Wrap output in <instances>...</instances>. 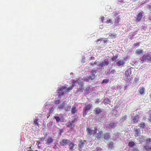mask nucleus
I'll use <instances>...</instances> for the list:
<instances>
[{
  "label": "nucleus",
  "instance_id": "4468645a",
  "mask_svg": "<svg viewBox=\"0 0 151 151\" xmlns=\"http://www.w3.org/2000/svg\"><path fill=\"white\" fill-rule=\"evenodd\" d=\"M125 63V62L124 61V60H121L116 61L115 65L118 67H122Z\"/></svg>",
  "mask_w": 151,
  "mask_h": 151
},
{
  "label": "nucleus",
  "instance_id": "b1692460",
  "mask_svg": "<svg viewBox=\"0 0 151 151\" xmlns=\"http://www.w3.org/2000/svg\"><path fill=\"white\" fill-rule=\"evenodd\" d=\"M119 12L118 11H116L113 12L112 14V16L115 17H118L119 16Z\"/></svg>",
  "mask_w": 151,
  "mask_h": 151
},
{
  "label": "nucleus",
  "instance_id": "5fc2aeb1",
  "mask_svg": "<svg viewBox=\"0 0 151 151\" xmlns=\"http://www.w3.org/2000/svg\"><path fill=\"white\" fill-rule=\"evenodd\" d=\"M112 22L111 20V19H109V20H107L106 21V23L107 24H109V23H111Z\"/></svg>",
  "mask_w": 151,
  "mask_h": 151
},
{
  "label": "nucleus",
  "instance_id": "5701e85b",
  "mask_svg": "<svg viewBox=\"0 0 151 151\" xmlns=\"http://www.w3.org/2000/svg\"><path fill=\"white\" fill-rule=\"evenodd\" d=\"M143 149L146 151H150L151 150V146L148 145H145Z\"/></svg>",
  "mask_w": 151,
  "mask_h": 151
},
{
  "label": "nucleus",
  "instance_id": "1a4fd4ad",
  "mask_svg": "<svg viewBox=\"0 0 151 151\" xmlns=\"http://www.w3.org/2000/svg\"><path fill=\"white\" fill-rule=\"evenodd\" d=\"M117 124V122H111L107 124L106 127L107 128L110 129H114L116 127Z\"/></svg>",
  "mask_w": 151,
  "mask_h": 151
},
{
  "label": "nucleus",
  "instance_id": "6e6d98bb",
  "mask_svg": "<svg viewBox=\"0 0 151 151\" xmlns=\"http://www.w3.org/2000/svg\"><path fill=\"white\" fill-rule=\"evenodd\" d=\"M124 0H118V4H120L119 2H123Z\"/></svg>",
  "mask_w": 151,
  "mask_h": 151
},
{
  "label": "nucleus",
  "instance_id": "c756f323",
  "mask_svg": "<svg viewBox=\"0 0 151 151\" xmlns=\"http://www.w3.org/2000/svg\"><path fill=\"white\" fill-rule=\"evenodd\" d=\"M103 102L104 103H105L107 104H109L111 102L110 100L108 98H105L103 101Z\"/></svg>",
  "mask_w": 151,
  "mask_h": 151
},
{
  "label": "nucleus",
  "instance_id": "7c9ffc66",
  "mask_svg": "<svg viewBox=\"0 0 151 151\" xmlns=\"http://www.w3.org/2000/svg\"><path fill=\"white\" fill-rule=\"evenodd\" d=\"M145 89L143 87H141L139 89V93L140 94H142L143 93Z\"/></svg>",
  "mask_w": 151,
  "mask_h": 151
},
{
  "label": "nucleus",
  "instance_id": "a878e982",
  "mask_svg": "<svg viewBox=\"0 0 151 151\" xmlns=\"http://www.w3.org/2000/svg\"><path fill=\"white\" fill-rule=\"evenodd\" d=\"M110 137V136L109 133H105L104 135V137L106 139H109Z\"/></svg>",
  "mask_w": 151,
  "mask_h": 151
},
{
  "label": "nucleus",
  "instance_id": "58836bf2",
  "mask_svg": "<svg viewBox=\"0 0 151 151\" xmlns=\"http://www.w3.org/2000/svg\"><path fill=\"white\" fill-rule=\"evenodd\" d=\"M140 60L142 61V63H143L145 61H146V59L145 57V55H143V56L142 58H140Z\"/></svg>",
  "mask_w": 151,
  "mask_h": 151
},
{
  "label": "nucleus",
  "instance_id": "a211bd4d",
  "mask_svg": "<svg viewBox=\"0 0 151 151\" xmlns=\"http://www.w3.org/2000/svg\"><path fill=\"white\" fill-rule=\"evenodd\" d=\"M64 89L63 88H60L58 90V93L59 94L60 98H61V97L64 95L65 91Z\"/></svg>",
  "mask_w": 151,
  "mask_h": 151
},
{
  "label": "nucleus",
  "instance_id": "13d9d810",
  "mask_svg": "<svg viewBox=\"0 0 151 151\" xmlns=\"http://www.w3.org/2000/svg\"><path fill=\"white\" fill-rule=\"evenodd\" d=\"M113 114L115 115H116L117 114V111H114L113 113Z\"/></svg>",
  "mask_w": 151,
  "mask_h": 151
},
{
  "label": "nucleus",
  "instance_id": "8fccbe9b",
  "mask_svg": "<svg viewBox=\"0 0 151 151\" xmlns=\"http://www.w3.org/2000/svg\"><path fill=\"white\" fill-rule=\"evenodd\" d=\"M55 118L56 119V120L57 122H59L60 120V119L59 117L58 116L55 117Z\"/></svg>",
  "mask_w": 151,
  "mask_h": 151
},
{
  "label": "nucleus",
  "instance_id": "39448f33",
  "mask_svg": "<svg viewBox=\"0 0 151 151\" xmlns=\"http://www.w3.org/2000/svg\"><path fill=\"white\" fill-rule=\"evenodd\" d=\"M72 121H69L68 123L67 126L71 128H73L75 126V123L78 120L77 117H72Z\"/></svg>",
  "mask_w": 151,
  "mask_h": 151
},
{
  "label": "nucleus",
  "instance_id": "de8ad7c7",
  "mask_svg": "<svg viewBox=\"0 0 151 151\" xmlns=\"http://www.w3.org/2000/svg\"><path fill=\"white\" fill-rule=\"evenodd\" d=\"M116 34H111L110 35V37L111 38H115L116 37Z\"/></svg>",
  "mask_w": 151,
  "mask_h": 151
},
{
  "label": "nucleus",
  "instance_id": "aec40b11",
  "mask_svg": "<svg viewBox=\"0 0 151 151\" xmlns=\"http://www.w3.org/2000/svg\"><path fill=\"white\" fill-rule=\"evenodd\" d=\"M53 139L51 137H49L46 139L47 143L48 145H49L53 142Z\"/></svg>",
  "mask_w": 151,
  "mask_h": 151
},
{
  "label": "nucleus",
  "instance_id": "4c0bfd02",
  "mask_svg": "<svg viewBox=\"0 0 151 151\" xmlns=\"http://www.w3.org/2000/svg\"><path fill=\"white\" fill-rule=\"evenodd\" d=\"M38 119H36L34 121V122L33 123V124L35 125H37V126H38L39 124L38 123Z\"/></svg>",
  "mask_w": 151,
  "mask_h": 151
},
{
  "label": "nucleus",
  "instance_id": "6ab92c4d",
  "mask_svg": "<svg viewBox=\"0 0 151 151\" xmlns=\"http://www.w3.org/2000/svg\"><path fill=\"white\" fill-rule=\"evenodd\" d=\"M102 63L104 66H107L110 63L109 59L108 58L104 60Z\"/></svg>",
  "mask_w": 151,
  "mask_h": 151
},
{
  "label": "nucleus",
  "instance_id": "72a5a7b5",
  "mask_svg": "<svg viewBox=\"0 0 151 151\" xmlns=\"http://www.w3.org/2000/svg\"><path fill=\"white\" fill-rule=\"evenodd\" d=\"M135 145V143L134 142H130L128 143V145L130 147H133Z\"/></svg>",
  "mask_w": 151,
  "mask_h": 151
},
{
  "label": "nucleus",
  "instance_id": "f8f14e48",
  "mask_svg": "<svg viewBox=\"0 0 151 151\" xmlns=\"http://www.w3.org/2000/svg\"><path fill=\"white\" fill-rule=\"evenodd\" d=\"M103 110H104L102 109H101L99 108H97L94 110V113L96 115L99 114L102 115V114L103 113V112H104Z\"/></svg>",
  "mask_w": 151,
  "mask_h": 151
},
{
  "label": "nucleus",
  "instance_id": "9d476101",
  "mask_svg": "<svg viewBox=\"0 0 151 151\" xmlns=\"http://www.w3.org/2000/svg\"><path fill=\"white\" fill-rule=\"evenodd\" d=\"M107 42V40H104L103 38H101L98 40L97 41V43L98 44H100L99 46L102 47L104 46V44H105Z\"/></svg>",
  "mask_w": 151,
  "mask_h": 151
},
{
  "label": "nucleus",
  "instance_id": "79ce46f5",
  "mask_svg": "<svg viewBox=\"0 0 151 151\" xmlns=\"http://www.w3.org/2000/svg\"><path fill=\"white\" fill-rule=\"evenodd\" d=\"M120 18L118 17H117L115 19V22L117 24L120 21Z\"/></svg>",
  "mask_w": 151,
  "mask_h": 151
},
{
  "label": "nucleus",
  "instance_id": "774afa93",
  "mask_svg": "<svg viewBox=\"0 0 151 151\" xmlns=\"http://www.w3.org/2000/svg\"><path fill=\"white\" fill-rule=\"evenodd\" d=\"M149 120L150 121H151V116H150V119H149Z\"/></svg>",
  "mask_w": 151,
  "mask_h": 151
},
{
  "label": "nucleus",
  "instance_id": "a19ab883",
  "mask_svg": "<svg viewBox=\"0 0 151 151\" xmlns=\"http://www.w3.org/2000/svg\"><path fill=\"white\" fill-rule=\"evenodd\" d=\"M118 58L117 55L113 56L112 58V60L113 61H116V59Z\"/></svg>",
  "mask_w": 151,
  "mask_h": 151
},
{
  "label": "nucleus",
  "instance_id": "0eeeda50",
  "mask_svg": "<svg viewBox=\"0 0 151 151\" xmlns=\"http://www.w3.org/2000/svg\"><path fill=\"white\" fill-rule=\"evenodd\" d=\"M67 145H68V148L70 151H73L75 149L74 144L72 142H71L69 140L67 139Z\"/></svg>",
  "mask_w": 151,
  "mask_h": 151
},
{
  "label": "nucleus",
  "instance_id": "69168bd1",
  "mask_svg": "<svg viewBox=\"0 0 151 151\" xmlns=\"http://www.w3.org/2000/svg\"><path fill=\"white\" fill-rule=\"evenodd\" d=\"M137 0H132L133 2H135L137 1Z\"/></svg>",
  "mask_w": 151,
  "mask_h": 151
},
{
  "label": "nucleus",
  "instance_id": "bf43d9fd",
  "mask_svg": "<svg viewBox=\"0 0 151 151\" xmlns=\"http://www.w3.org/2000/svg\"><path fill=\"white\" fill-rule=\"evenodd\" d=\"M97 151H101L102 150L100 147H98L97 149Z\"/></svg>",
  "mask_w": 151,
  "mask_h": 151
},
{
  "label": "nucleus",
  "instance_id": "bb28decb",
  "mask_svg": "<svg viewBox=\"0 0 151 151\" xmlns=\"http://www.w3.org/2000/svg\"><path fill=\"white\" fill-rule=\"evenodd\" d=\"M146 124L144 122H142L139 124L138 125V126L140 127V128H145L146 127Z\"/></svg>",
  "mask_w": 151,
  "mask_h": 151
},
{
  "label": "nucleus",
  "instance_id": "473e14b6",
  "mask_svg": "<svg viewBox=\"0 0 151 151\" xmlns=\"http://www.w3.org/2000/svg\"><path fill=\"white\" fill-rule=\"evenodd\" d=\"M136 52L137 54H141L143 53V51L142 50L138 49L136 50Z\"/></svg>",
  "mask_w": 151,
  "mask_h": 151
},
{
  "label": "nucleus",
  "instance_id": "4d7b16f0",
  "mask_svg": "<svg viewBox=\"0 0 151 151\" xmlns=\"http://www.w3.org/2000/svg\"><path fill=\"white\" fill-rule=\"evenodd\" d=\"M139 45V43H135L134 44V47H136V46H138Z\"/></svg>",
  "mask_w": 151,
  "mask_h": 151
},
{
  "label": "nucleus",
  "instance_id": "e433bc0d",
  "mask_svg": "<svg viewBox=\"0 0 151 151\" xmlns=\"http://www.w3.org/2000/svg\"><path fill=\"white\" fill-rule=\"evenodd\" d=\"M127 116L125 115L124 116H123L122 117V118L120 119V121L121 122H124L125 120H126L127 118Z\"/></svg>",
  "mask_w": 151,
  "mask_h": 151
},
{
  "label": "nucleus",
  "instance_id": "e2e57ef3",
  "mask_svg": "<svg viewBox=\"0 0 151 151\" xmlns=\"http://www.w3.org/2000/svg\"><path fill=\"white\" fill-rule=\"evenodd\" d=\"M104 17H102L101 18V19L102 20V21L103 22V21L104 20Z\"/></svg>",
  "mask_w": 151,
  "mask_h": 151
},
{
  "label": "nucleus",
  "instance_id": "2eb2a0df",
  "mask_svg": "<svg viewBox=\"0 0 151 151\" xmlns=\"http://www.w3.org/2000/svg\"><path fill=\"white\" fill-rule=\"evenodd\" d=\"M120 136L121 135L118 132L114 134L112 139L114 141L117 139H120Z\"/></svg>",
  "mask_w": 151,
  "mask_h": 151
},
{
  "label": "nucleus",
  "instance_id": "6e6552de",
  "mask_svg": "<svg viewBox=\"0 0 151 151\" xmlns=\"http://www.w3.org/2000/svg\"><path fill=\"white\" fill-rule=\"evenodd\" d=\"M144 15V13L143 11L139 12L137 13V16L135 17L136 21L137 22H139Z\"/></svg>",
  "mask_w": 151,
  "mask_h": 151
},
{
  "label": "nucleus",
  "instance_id": "cd10ccee",
  "mask_svg": "<svg viewBox=\"0 0 151 151\" xmlns=\"http://www.w3.org/2000/svg\"><path fill=\"white\" fill-rule=\"evenodd\" d=\"M109 81V79H105L103 80L101 83L103 85H105Z\"/></svg>",
  "mask_w": 151,
  "mask_h": 151
},
{
  "label": "nucleus",
  "instance_id": "a18cd8bd",
  "mask_svg": "<svg viewBox=\"0 0 151 151\" xmlns=\"http://www.w3.org/2000/svg\"><path fill=\"white\" fill-rule=\"evenodd\" d=\"M113 145H114V143L113 142H110V143H109V144H108L109 147L111 148H112Z\"/></svg>",
  "mask_w": 151,
  "mask_h": 151
},
{
  "label": "nucleus",
  "instance_id": "423d86ee",
  "mask_svg": "<svg viewBox=\"0 0 151 151\" xmlns=\"http://www.w3.org/2000/svg\"><path fill=\"white\" fill-rule=\"evenodd\" d=\"M97 128L95 127L94 128H88L87 129L86 131L88 134H89L90 135H91L93 134H95L97 132Z\"/></svg>",
  "mask_w": 151,
  "mask_h": 151
},
{
  "label": "nucleus",
  "instance_id": "2f4dec72",
  "mask_svg": "<svg viewBox=\"0 0 151 151\" xmlns=\"http://www.w3.org/2000/svg\"><path fill=\"white\" fill-rule=\"evenodd\" d=\"M145 57L146 61L147 60L151 61V55H145Z\"/></svg>",
  "mask_w": 151,
  "mask_h": 151
},
{
  "label": "nucleus",
  "instance_id": "49530a36",
  "mask_svg": "<svg viewBox=\"0 0 151 151\" xmlns=\"http://www.w3.org/2000/svg\"><path fill=\"white\" fill-rule=\"evenodd\" d=\"M89 87H87L86 88L85 90V91L86 92V94H88L89 93Z\"/></svg>",
  "mask_w": 151,
  "mask_h": 151
},
{
  "label": "nucleus",
  "instance_id": "f03ea898",
  "mask_svg": "<svg viewBox=\"0 0 151 151\" xmlns=\"http://www.w3.org/2000/svg\"><path fill=\"white\" fill-rule=\"evenodd\" d=\"M90 64H91L90 66H92V67H95V68L97 69L96 70H96L97 72L101 71L104 66L102 62L100 63L97 60L93 63L91 62Z\"/></svg>",
  "mask_w": 151,
  "mask_h": 151
},
{
  "label": "nucleus",
  "instance_id": "20e7f679",
  "mask_svg": "<svg viewBox=\"0 0 151 151\" xmlns=\"http://www.w3.org/2000/svg\"><path fill=\"white\" fill-rule=\"evenodd\" d=\"M92 105L91 104H86L85 107L83 109V115L84 116L88 113V111L90 110L92 106Z\"/></svg>",
  "mask_w": 151,
  "mask_h": 151
},
{
  "label": "nucleus",
  "instance_id": "864d4df0",
  "mask_svg": "<svg viewBox=\"0 0 151 151\" xmlns=\"http://www.w3.org/2000/svg\"><path fill=\"white\" fill-rule=\"evenodd\" d=\"M147 8L148 9H149L151 11V5H148Z\"/></svg>",
  "mask_w": 151,
  "mask_h": 151
},
{
  "label": "nucleus",
  "instance_id": "338daca9",
  "mask_svg": "<svg viewBox=\"0 0 151 151\" xmlns=\"http://www.w3.org/2000/svg\"><path fill=\"white\" fill-rule=\"evenodd\" d=\"M117 86H115V87H114V88L115 89V90H116V89L117 88Z\"/></svg>",
  "mask_w": 151,
  "mask_h": 151
},
{
  "label": "nucleus",
  "instance_id": "393cba45",
  "mask_svg": "<svg viewBox=\"0 0 151 151\" xmlns=\"http://www.w3.org/2000/svg\"><path fill=\"white\" fill-rule=\"evenodd\" d=\"M139 120V117L138 116H135L133 117L132 119V121L133 123H135L138 122Z\"/></svg>",
  "mask_w": 151,
  "mask_h": 151
},
{
  "label": "nucleus",
  "instance_id": "ddd939ff",
  "mask_svg": "<svg viewBox=\"0 0 151 151\" xmlns=\"http://www.w3.org/2000/svg\"><path fill=\"white\" fill-rule=\"evenodd\" d=\"M76 80L74 79L72 80V85L69 86L68 88H67V92H69L70 91L72 90L73 88V87L76 85Z\"/></svg>",
  "mask_w": 151,
  "mask_h": 151
},
{
  "label": "nucleus",
  "instance_id": "09e8293b",
  "mask_svg": "<svg viewBox=\"0 0 151 151\" xmlns=\"http://www.w3.org/2000/svg\"><path fill=\"white\" fill-rule=\"evenodd\" d=\"M132 151H139L137 148L136 147H133V148Z\"/></svg>",
  "mask_w": 151,
  "mask_h": 151
},
{
  "label": "nucleus",
  "instance_id": "f3484780",
  "mask_svg": "<svg viewBox=\"0 0 151 151\" xmlns=\"http://www.w3.org/2000/svg\"><path fill=\"white\" fill-rule=\"evenodd\" d=\"M134 136L136 137L139 136L141 134L140 129H137L134 128Z\"/></svg>",
  "mask_w": 151,
  "mask_h": 151
},
{
  "label": "nucleus",
  "instance_id": "c9c22d12",
  "mask_svg": "<svg viewBox=\"0 0 151 151\" xmlns=\"http://www.w3.org/2000/svg\"><path fill=\"white\" fill-rule=\"evenodd\" d=\"M77 111V110L76 109V108L75 106H73L71 110V112L73 114H75L76 111Z\"/></svg>",
  "mask_w": 151,
  "mask_h": 151
},
{
  "label": "nucleus",
  "instance_id": "603ef678",
  "mask_svg": "<svg viewBox=\"0 0 151 151\" xmlns=\"http://www.w3.org/2000/svg\"><path fill=\"white\" fill-rule=\"evenodd\" d=\"M59 103H60V100H55V104H58Z\"/></svg>",
  "mask_w": 151,
  "mask_h": 151
},
{
  "label": "nucleus",
  "instance_id": "f257e3e1",
  "mask_svg": "<svg viewBox=\"0 0 151 151\" xmlns=\"http://www.w3.org/2000/svg\"><path fill=\"white\" fill-rule=\"evenodd\" d=\"M75 80H77L76 81V84L78 83V85L77 86V90L76 91L75 93L80 94L83 91V90L84 89V82L77 78H75Z\"/></svg>",
  "mask_w": 151,
  "mask_h": 151
},
{
  "label": "nucleus",
  "instance_id": "dca6fc26",
  "mask_svg": "<svg viewBox=\"0 0 151 151\" xmlns=\"http://www.w3.org/2000/svg\"><path fill=\"white\" fill-rule=\"evenodd\" d=\"M86 142V141H84L83 140L80 141L78 145L79 150L81 151L82 150V149L84 147L85 144V143L84 142Z\"/></svg>",
  "mask_w": 151,
  "mask_h": 151
},
{
  "label": "nucleus",
  "instance_id": "3c124183",
  "mask_svg": "<svg viewBox=\"0 0 151 151\" xmlns=\"http://www.w3.org/2000/svg\"><path fill=\"white\" fill-rule=\"evenodd\" d=\"M37 143L36 145H38L39 144H40L41 142L40 141H37Z\"/></svg>",
  "mask_w": 151,
  "mask_h": 151
},
{
  "label": "nucleus",
  "instance_id": "412c9836",
  "mask_svg": "<svg viewBox=\"0 0 151 151\" xmlns=\"http://www.w3.org/2000/svg\"><path fill=\"white\" fill-rule=\"evenodd\" d=\"M146 137L143 136H141L139 138V140L140 143H142L145 141Z\"/></svg>",
  "mask_w": 151,
  "mask_h": 151
},
{
  "label": "nucleus",
  "instance_id": "c03bdc74",
  "mask_svg": "<svg viewBox=\"0 0 151 151\" xmlns=\"http://www.w3.org/2000/svg\"><path fill=\"white\" fill-rule=\"evenodd\" d=\"M101 101V100L99 99H97L95 100V103L96 104H98Z\"/></svg>",
  "mask_w": 151,
  "mask_h": 151
},
{
  "label": "nucleus",
  "instance_id": "9b49d317",
  "mask_svg": "<svg viewBox=\"0 0 151 151\" xmlns=\"http://www.w3.org/2000/svg\"><path fill=\"white\" fill-rule=\"evenodd\" d=\"M97 72L96 69H93L90 72L91 74L88 76L90 80H92L95 78V74Z\"/></svg>",
  "mask_w": 151,
  "mask_h": 151
},
{
  "label": "nucleus",
  "instance_id": "0e129e2a",
  "mask_svg": "<svg viewBox=\"0 0 151 151\" xmlns=\"http://www.w3.org/2000/svg\"><path fill=\"white\" fill-rule=\"evenodd\" d=\"M138 78H136H136H135V81H138Z\"/></svg>",
  "mask_w": 151,
  "mask_h": 151
},
{
  "label": "nucleus",
  "instance_id": "680f3d73",
  "mask_svg": "<svg viewBox=\"0 0 151 151\" xmlns=\"http://www.w3.org/2000/svg\"><path fill=\"white\" fill-rule=\"evenodd\" d=\"M148 2V1H146L144 3H143V4H142V5H144V4L146 3L147 2Z\"/></svg>",
  "mask_w": 151,
  "mask_h": 151
},
{
  "label": "nucleus",
  "instance_id": "c85d7f7f",
  "mask_svg": "<svg viewBox=\"0 0 151 151\" xmlns=\"http://www.w3.org/2000/svg\"><path fill=\"white\" fill-rule=\"evenodd\" d=\"M145 141L146 144H147V145H150L151 144V138H146Z\"/></svg>",
  "mask_w": 151,
  "mask_h": 151
},
{
  "label": "nucleus",
  "instance_id": "37998d69",
  "mask_svg": "<svg viewBox=\"0 0 151 151\" xmlns=\"http://www.w3.org/2000/svg\"><path fill=\"white\" fill-rule=\"evenodd\" d=\"M60 143L63 145H65L66 144V140L63 139L62 140Z\"/></svg>",
  "mask_w": 151,
  "mask_h": 151
},
{
  "label": "nucleus",
  "instance_id": "f704fd0d",
  "mask_svg": "<svg viewBox=\"0 0 151 151\" xmlns=\"http://www.w3.org/2000/svg\"><path fill=\"white\" fill-rule=\"evenodd\" d=\"M82 79L85 81H89L90 80V79L88 76L84 77Z\"/></svg>",
  "mask_w": 151,
  "mask_h": 151
},
{
  "label": "nucleus",
  "instance_id": "ea45409f",
  "mask_svg": "<svg viewBox=\"0 0 151 151\" xmlns=\"http://www.w3.org/2000/svg\"><path fill=\"white\" fill-rule=\"evenodd\" d=\"M100 132L96 134V137L98 139L100 138L101 137V132Z\"/></svg>",
  "mask_w": 151,
  "mask_h": 151
},
{
  "label": "nucleus",
  "instance_id": "4be33fe9",
  "mask_svg": "<svg viewBox=\"0 0 151 151\" xmlns=\"http://www.w3.org/2000/svg\"><path fill=\"white\" fill-rule=\"evenodd\" d=\"M115 72V70L114 69H109L107 72L106 75L113 74Z\"/></svg>",
  "mask_w": 151,
  "mask_h": 151
},
{
  "label": "nucleus",
  "instance_id": "7ed1b4c3",
  "mask_svg": "<svg viewBox=\"0 0 151 151\" xmlns=\"http://www.w3.org/2000/svg\"><path fill=\"white\" fill-rule=\"evenodd\" d=\"M132 70L131 68H129L125 72V76L124 77L126 81H127L129 80V81L131 80V77L130 75L132 74Z\"/></svg>",
  "mask_w": 151,
  "mask_h": 151
},
{
  "label": "nucleus",
  "instance_id": "052dcab7",
  "mask_svg": "<svg viewBox=\"0 0 151 151\" xmlns=\"http://www.w3.org/2000/svg\"><path fill=\"white\" fill-rule=\"evenodd\" d=\"M70 75L72 77H73L74 76L73 73H71L70 74Z\"/></svg>",
  "mask_w": 151,
  "mask_h": 151
}]
</instances>
